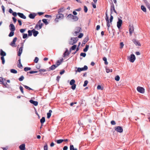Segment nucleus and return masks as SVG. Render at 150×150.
Listing matches in <instances>:
<instances>
[{
    "instance_id": "2f4dec72",
    "label": "nucleus",
    "mask_w": 150,
    "mask_h": 150,
    "mask_svg": "<svg viewBox=\"0 0 150 150\" xmlns=\"http://www.w3.org/2000/svg\"><path fill=\"white\" fill-rule=\"evenodd\" d=\"M113 19V17L111 14L110 17V25L112 24V23Z\"/></svg>"
},
{
    "instance_id": "0eeeda50",
    "label": "nucleus",
    "mask_w": 150,
    "mask_h": 150,
    "mask_svg": "<svg viewBox=\"0 0 150 150\" xmlns=\"http://www.w3.org/2000/svg\"><path fill=\"white\" fill-rule=\"evenodd\" d=\"M17 39V38L16 37L14 38L12 41L10 43V45L13 47H16V45H15V43L16 42Z\"/></svg>"
},
{
    "instance_id": "37998d69",
    "label": "nucleus",
    "mask_w": 150,
    "mask_h": 150,
    "mask_svg": "<svg viewBox=\"0 0 150 150\" xmlns=\"http://www.w3.org/2000/svg\"><path fill=\"white\" fill-rule=\"evenodd\" d=\"M38 60H39L38 58L37 57H35L34 61L35 63H37L38 62Z\"/></svg>"
},
{
    "instance_id": "4468645a",
    "label": "nucleus",
    "mask_w": 150,
    "mask_h": 150,
    "mask_svg": "<svg viewBox=\"0 0 150 150\" xmlns=\"http://www.w3.org/2000/svg\"><path fill=\"white\" fill-rule=\"evenodd\" d=\"M134 31V27L133 26H130L129 28V33L130 35H131Z\"/></svg>"
},
{
    "instance_id": "bb28decb",
    "label": "nucleus",
    "mask_w": 150,
    "mask_h": 150,
    "mask_svg": "<svg viewBox=\"0 0 150 150\" xmlns=\"http://www.w3.org/2000/svg\"><path fill=\"white\" fill-rule=\"evenodd\" d=\"M141 9L144 12H146V8L144 6L142 5L141 6Z\"/></svg>"
},
{
    "instance_id": "338daca9",
    "label": "nucleus",
    "mask_w": 150,
    "mask_h": 150,
    "mask_svg": "<svg viewBox=\"0 0 150 150\" xmlns=\"http://www.w3.org/2000/svg\"><path fill=\"white\" fill-rule=\"evenodd\" d=\"M18 67L21 68L22 67V65L21 63H18Z\"/></svg>"
},
{
    "instance_id": "aec40b11",
    "label": "nucleus",
    "mask_w": 150,
    "mask_h": 150,
    "mask_svg": "<svg viewBox=\"0 0 150 150\" xmlns=\"http://www.w3.org/2000/svg\"><path fill=\"white\" fill-rule=\"evenodd\" d=\"M21 150H25V145L24 144H22L19 146Z\"/></svg>"
},
{
    "instance_id": "72a5a7b5",
    "label": "nucleus",
    "mask_w": 150,
    "mask_h": 150,
    "mask_svg": "<svg viewBox=\"0 0 150 150\" xmlns=\"http://www.w3.org/2000/svg\"><path fill=\"white\" fill-rule=\"evenodd\" d=\"M10 71L11 73L13 74H16L17 73V71L14 69H11L10 70Z\"/></svg>"
},
{
    "instance_id": "13d9d810",
    "label": "nucleus",
    "mask_w": 150,
    "mask_h": 150,
    "mask_svg": "<svg viewBox=\"0 0 150 150\" xmlns=\"http://www.w3.org/2000/svg\"><path fill=\"white\" fill-rule=\"evenodd\" d=\"M32 31L31 30H29L28 31V35L29 36H31L32 35Z\"/></svg>"
},
{
    "instance_id": "6ab92c4d",
    "label": "nucleus",
    "mask_w": 150,
    "mask_h": 150,
    "mask_svg": "<svg viewBox=\"0 0 150 150\" xmlns=\"http://www.w3.org/2000/svg\"><path fill=\"white\" fill-rule=\"evenodd\" d=\"M29 101L31 103L33 104L35 106H37L38 105V103L37 101H35L32 100H30Z\"/></svg>"
},
{
    "instance_id": "b1692460",
    "label": "nucleus",
    "mask_w": 150,
    "mask_h": 150,
    "mask_svg": "<svg viewBox=\"0 0 150 150\" xmlns=\"http://www.w3.org/2000/svg\"><path fill=\"white\" fill-rule=\"evenodd\" d=\"M69 16H71L73 17V19L75 21H77L78 19V18L76 16H74L73 15L71 14H69Z\"/></svg>"
},
{
    "instance_id": "864d4df0",
    "label": "nucleus",
    "mask_w": 150,
    "mask_h": 150,
    "mask_svg": "<svg viewBox=\"0 0 150 150\" xmlns=\"http://www.w3.org/2000/svg\"><path fill=\"white\" fill-rule=\"evenodd\" d=\"M120 48L121 49H122V48H123V47H124V44L123 43V42H121L120 43Z\"/></svg>"
},
{
    "instance_id": "f704fd0d",
    "label": "nucleus",
    "mask_w": 150,
    "mask_h": 150,
    "mask_svg": "<svg viewBox=\"0 0 150 150\" xmlns=\"http://www.w3.org/2000/svg\"><path fill=\"white\" fill-rule=\"evenodd\" d=\"M103 60L105 62V64L106 65H107L108 64V63L107 62V58L105 57H104L103 58Z\"/></svg>"
},
{
    "instance_id": "473e14b6",
    "label": "nucleus",
    "mask_w": 150,
    "mask_h": 150,
    "mask_svg": "<svg viewBox=\"0 0 150 150\" xmlns=\"http://www.w3.org/2000/svg\"><path fill=\"white\" fill-rule=\"evenodd\" d=\"M70 150H77L76 148H74L73 145H71L70 147Z\"/></svg>"
},
{
    "instance_id": "39448f33",
    "label": "nucleus",
    "mask_w": 150,
    "mask_h": 150,
    "mask_svg": "<svg viewBox=\"0 0 150 150\" xmlns=\"http://www.w3.org/2000/svg\"><path fill=\"white\" fill-rule=\"evenodd\" d=\"M137 90L138 92L142 93H143L144 92V88L140 86H138L137 88Z\"/></svg>"
},
{
    "instance_id": "4be33fe9",
    "label": "nucleus",
    "mask_w": 150,
    "mask_h": 150,
    "mask_svg": "<svg viewBox=\"0 0 150 150\" xmlns=\"http://www.w3.org/2000/svg\"><path fill=\"white\" fill-rule=\"evenodd\" d=\"M52 112V111L51 110H49V112L47 113V118H49L50 117Z\"/></svg>"
},
{
    "instance_id": "1a4fd4ad",
    "label": "nucleus",
    "mask_w": 150,
    "mask_h": 150,
    "mask_svg": "<svg viewBox=\"0 0 150 150\" xmlns=\"http://www.w3.org/2000/svg\"><path fill=\"white\" fill-rule=\"evenodd\" d=\"M76 30L75 31L74 33L73 34L75 36L77 35L80 32L81 28L79 27H77L76 28Z\"/></svg>"
},
{
    "instance_id": "9b49d317",
    "label": "nucleus",
    "mask_w": 150,
    "mask_h": 150,
    "mask_svg": "<svg viewBox=\"0 0 150 150\" xmlns=\"http://www.w3.org/2000/svg\"><path fill=\"white\" fill-rule=\"evenodd\" d=\"M105 19L107 22V26L108 27V29L109 30V28L110 26V24L109 21L108 17V16L106 17Z\"/></svg>"
},
{
    "instance_id": "e433bc0d",
    "label": "nucleus",
    "mask_w": 150,
    "mask_h": 150,
    "mask_svg": "<svg viewBox=\"0 0 150 150\" xmlns=\"http://www.w3.org/2000/svg\"><path fill=\"white\" fill-rule=\"evenodd\" d=\"M14 31H11L8 35V36L10 37L13 36L14 34Z\"/></svg>"
},
{
    "instance_id": "7ed1b4c3",
    "label": "nucleus",
    "mask_w": 150,
    "mask_h": 150,
    "mask_svg": "<svg viewBox=\"0 0 150 150\" xmlns=\"http://www.w3.org/2000/svg\"><path fill=\"white\" fill-rule=\"evenodd\" d=\"M64 17V15L63 14L59 13L56 16V17L55 19V21L58 22V19H62Z\"/></svg>"
},
{
    "instance_id": "a878e982",
    "label": "nucleus",
    "mask_w": 150,
    "mask_h": 150,
    "mask_svg": "<svg viewBox=\"0 0 150 150\" xmlns=\"http://www.w3.org/2000/svg\"><path fill=\"white\" fill-rule=\"evenodd\" d=\"M81 71H84L87 70L88 69V67L86 66L85 65L84 66V67L81 68Z\"/></svg>"
},
{
    "instance_id": "6e6d98bb",
    "label": "nucleus",
    "mask_w": 150,
    "mask_h": 150,
    "mask_svg": "<svg viewBox=\"0 0 150 150\" xmlns=\"http://www.w3.org/2000/svg\"><path fill=\"white\" fill-rule=\"evenodd\" d=\"M80 56L85 57L86 56V54L85 53H81L80 54Z\"/></svg>"
},
{
    "instance_id": "f03ea898",
    "label": "nucleus",
    "mask_w": 150,
    "mask_h": 150,
    "mask_svg": "<svg viewBox=\"0 0 150 150\" xmlns=\"http://www.w3.org/2000/svg\"><path fill=\"white\" fill-rule=\"evenodd\" d=\"M128 59L131 62L133 63L135 60V57L134 54H131Z\"/></svg>"
},
{
    "instance_id": "49530a36",
    "label": "nucleus",
    "mask_w": 150,
    "mask_h": 150,
    "mask_svg": "<svg viewBox=\"0 0 150 150\" xmlns=\"http://www.w3.org/2000/svg\"><path fill=\"white\" fill-rule=\"evenodd\" d=\"M88 83V81L87 80H86L84 82V84L83 85V86L84 87H85L87 86Z\"/></svg>"
},
{
    "instance_id": "c03bdc74",
    "label": "nucleus",
    "mask_w": 150,
    "mask_h": 150,
    "mask_svg": "<svg viewBox=\"0 0 150 150\" xmlns=\"http://www.w3.org/2000/svg\"><path fill=\"white\" fill-rule=\"evenodd\" d=\"M24 79V77L23 76H22L18 79L20 81H22Z\"/></svg>"
},
{
    "instance_id": "69168bd1",
    "label": "nucleus",
    "mask_w": 150,
    "mask_h": 150,
    "mask_svg": "<svg viewBox=\"0 0 150 150\" xmlns=\"http://www.w3.org/2000/svg\"><path fill=\"white\" fill-rule=\"evenodd\" d=\"M25 29H21L20 30V32L21 33H24L25 31Z\"/></svg>"
},
{
    "instance_id": "ddd939ff",
    "label": "nucleus",
    "mask_w": 150,
    "mask_h": 150,
    "mask_svg": "<svg viewBox=\"0 0 150 150\" xmlns=\"http://www.w3.org/2000/svg\"><path fill=\"white\" fill-rule=\"evenodd\" d=\"M10 30L11 31H14L15 30V28L14 25L12 24H11L9 26Z\"/></svg>"
},
{
    "instance_id": "20e7f679",
    "label": "nucleus",
    "mask_w": 150,
    "mask_h": 150,
    "mask_svg": "<svg viewBox=\"0 0 150 150\" xmlns=\"http://www.w3.org/2000/svg\"><path fill=\"white\" fill-rule=\"evenodd\" d=\"M122 23V20L119 18H118V21L117 22V26L119 29L121 28Z\"/></svg>"
},
{
    "instance_id": "09e8293b",
    "label": "nucleus",
    "mask_w": 150,
    "mask_h": 150,
    "mask_svg": "<svg viewBox=\"0 0 150 150\" xmlns=\"http://www.w3.org/2000/svg\"><path fill=\"white\" fill-rule=\"evenodd\" d=\"M23 86L26 89H28V90H32V89L31 88H30L28 86H27L23 85Z\"/></svg>"
},
{
    "instance_id": "3c124183",
    "label": "nucleus",
    "mask_w": 150,
    "mask_h": 150,
    "mask_svg": "<svg viewBox=\"0 0 150 150\" xmlns=\"http://www.w3.org/2000/svg\"><path fill=\"white\" fill-rule=\"evenodd\" d=\"M76 71V73L77 72H80L81 71H81V68H77V70H76L75 71Z\"/></svg>"
},
{
    "instance_id": "e2e57ef3",
    "label": "nucleus",
    "mask_w": 150,
    "mask_h": 150,
    "mask_svg": "<svg viewBox=\"0 0 150 150\" xmlns=\"http://www.w3.org/2000/svg\"><path fill=\"white\" fill-rule=\"evenodd\" d=\"M83 36V34L82 33H80L79 35L78 36L79 38H81Z\"/></svg>"
},
{
    "instance_id": "c756f323",
    "label": "nucleus",
    "mask_w": 150,
    "mask_h": 150,
    "mask_svg": "<svg viewBox=\"0 0 150 150\" xmlns=\"http://www.w3.org/2000/svg\"><path fill=\"white\" fill-rule=\"evenodd\" d=\"M89 47V45H86V47L83 49V51L84 52H86L88 50V49Z\"/></svg>"
},
{
    "instance_id": "79ce46f5",
    "label": "nucleus",
    "mask_w": 150,
    "mask_h": 150,
    "mask_svg": "<svg viewBox=\"0 0 150 150\" xmlns=\"http://www.w3.org/2000/svg\"><path fill=\"white\" fill-rule=\"evenodd\" d=\"M31 69V68L30 67H26L24 68V70L25 71H27Z\"/></svg>"
},
{
    "instance_id": "423d86ee",
    "label": "nucleus",
    "mask_w": 150,
    "mask_h": 150,
    "mask_svg": "<svg viewBox=\"0 0 150 150\" xmlns=\"http://www.w3.org/2000/svg\"><path fill=\"white\" fill-rule=\"evenodd\" d=\"M77 40L76 38H72L71 39V41L69 42V44L71 45H73L74 44L76 43Z\"/></svg>"
},
{
    "instance_id": "412c9836",
    "label": "nucleus",
    "mask_w": 150,
    "mask_h": 150,
    "mask_svg": "<svg viewBox=\"0 0 150 150\" xmlns=\"http://www.w3.org/2000/svg\"><path fill=\"white\" fill-rule=\"evenodd\" d=\"M32 31L33 32V35L35 37L37 36L39 33L38 31L35 30L34 29Z\"/></svg>"
},
{
    "instance_id": "58836bf2",
    "label": "nucleus",
    "mask_w": 150,
    "mask_h": 150,
    "mask_svg": "<svg viewBox=\"0 0 150 150\" xmlns=\"http://www.w3.org/2000/svg\"><path fill=\"white\" fill-rule=\"evenodd\" d=\"M98 90H101L103 89V87H102L100 85H98L97 87Z\"/></svg>"
},
{
    "instance_id": "680f3d73",
    "label": "nucleus",
    "mask_w": 150,
    "mask_h": 150,
    "mask_svg": "<svg viewBox=\"0 0 150 150\" xmlns=\"http://www.w3.org/2000/svg\"><path fill=\"white\" fill-rule=\"evenodd\" d=\"M64 10V9H63V8L60 9L59 10L58 13H60L62 12Z\"/></svg>"
},
{
    "instance_id": "2eb2a0df",
    "label": "nucleus",
    "mask_w": 150,
    "mask_h": 150,
    "mask_svg": "<svg viewBox=\"0 0 150 150\" xmlns=\"http://www.w3.org/2000/svg\"><path fill=\"white\" fill-rule=\"evenodd\" d=\"M133 42L135 45L137 46H140L141 45L140 42L137 40L134 39L133 40Z\"/></svg>"
},
{
    "instance_id": "6e6552de",
    "label": "nucleus",
    "mask_w": 150,
    "mask_h": 150,
    "mask_svg": "<svg viewBox=\"0 0 150 150\" xmlns=\"http://www.w3.org/2000/svg\"><path fill=\"white\" fill-rule=\"evenodd\" d=\"M23 43H22L21 44V47L19 48V50L18 52V55L19 56H20L23 51Z\"/></svg>"
},
{
    "instance_id": "f8f14e48",
    "label": "nucleus",
    "mask_w": 150,
    "mask_h": 150,
    "mask_svg": "<svg viewBox=\"0 0 150 150\" xmlns=\"http://www.w3.org/2000/svg\"><path fill=\"white\" fill-rule=\"evenodd\" d=\"M59 65V64H57V65H52L49 68V70L54 69L55 68L57 67Z\"/></svg>"
},
{
    "instance_id": "cd10ccee",
    "label": "nucleus",
    "mask_w": 150,
    "mask_h": 150,
    "mask_svg": "<svg viewBox=\"0 0 150 150\" xmlns=\"http://www.w3.org/2000/svg\"><path fill=\"white\" fill-rule=\"evenodd\" d=\"M40 122L41 124L43 123L45 121V118L44 117H42L40 120Z\"/></svg>"
},
{
    "instance_id": "a18cd8bd",
    "label": "nucleus",
    "mask_w": 150,
    "mask_h": 150,
    "mask_svg": "<svg viewBox=\"0 0 150 150\" xmlns=\"http://www.w3.org/2000/svg\"><path fill=\"white\" fill-rule=\"evenodd\" d=\"M76 45H73L71 47V50H75L76 49Z\"/></svg>"
},
{
    "instance_id": "bf43d9fd",
    "label": "nucleus",
    "mask_w": 150,
    "mask_h": 150,
    "mask_svg": "<svg viewBox=\"0 0 150 150\" xmlns=\"http://www.w3.org/2000/svg\"><path fill=\"white\" fill-rule=\"evenodd\" d=\"M44 150H48V146L47 144H45L44 148Z\"/></svg>"
},
{
    "instance_id": "dca6fc26",
    "label": "nucleus",
    "mask_w": 150,
    "mask_h": 150,
    "mask_svg": "<svg viewBox=\"0 0 150 150\" xmlns=\"http://www.w3.org/2000/svg\"><path fill=\"white\" fill-rule=\"evenodd\" d=\"M36 14L35 13H30L29 15V17L31 19H34L36 16Z\"/></svg>"
},
{
    "instance_id": "c9c22d12",
    "label": "nucleus",
    "mask_w": 150,
    "mask_h": 150,
    "mask_svg": "<svg viewBox=\"0 0 150 150\" xmlns=\"http://www.w3.org/2000/svg\"><path fill=\"white\" fill-rule=\"evenodd\" d=\"M37 25H41V27H42L43 24L42 23H41V20H40L39 21H38L37 24Z\"/></svg>"
},
{
    "instance_id": "f3484780",
    "label": "nucleus",
    "mask_w": 150,
    "mask_h": 150,
    "mask_svg": "<svg viewBox=\"0 0 150 150\" xmlns=\"http://www.w3.org/2000/svg\"><path fill=\"white\" fill-rule=\"evenodd\" d=\"M17 14L18 16L21 18L24 19H25L26 18L25 16L22 13H18Z\"/></svg>"
},
{
    "instance_id": "de8ad7c7",
    "label": "nucleus",
    "mask_w": 150,
    "mask_h": 150,
    "mask_svg": "<svg viewBox=\"0 0 150 150\" xmlns=\"http://www.w3.org/2000/svg\"><path fill=\"white\" fill-rule=\"evenodd\" d=\"M72 86L71 87V88L73 90H74L75 89L76 87V84H74V85H71Z\"/></svg>"
},
{
    "instance_id": "774afa93",
    "label": "nucleus",
    "mask_w": 150,
    "mask_h": 150,
    "mask_svg": "<svg viewBox=\"0 0 150 150\" xmlns=\"http://www.w3.org/2000/svg\"><path fill=\"white\" fill-rule=\"evenodd\" d=\"M111 123L112 125H115V122L114 120H112L111 122Z\"/></svg>"
},
{
    "instance_id": "c85d7f7f",
    "label": "nucleus",
    "mask_w": 150,
    "mask_h": 150,
    "mask_svg": "<svg viewBox=\"0 0 150 150\" xmlns=\"http://www.w3.org/2000/svg\"><path fill=\"white\" fill-rule=\"evenodd\" d=\"M63 141H64L63 139H60L58 140H57L56 141L57 143L58 144H60V143H62Z\"/></svg>"
},
{
    "instance_id": "7c9ffc66",
    "label": "nucleus",
    "mask_w": 150,
    "mask_h": 150,
    "mask_svg": "<svg viewBox=\"0 0 150 150\" xmlns=\"http://www.w3.org/2000/svg\"><path fill=\"white\" fill-rule=\"evenodd\" d=\"M75 81L74 80V79H72L71 80L70 82V84L71 85H74L75 84Z\"/></svg>"
},
{
    "instance_id": "a19ab883",
    "label": "nucleus",
    "mask_w": 150,
    "mask_h": 150,
    "mask_svg": "<svg viewBox=\"0 0 150 150\" xmlns=\"http://www.w3.org/2000/svg\"><path fill=\"white\" fill-rule=\"evenodd\" d=\"M120 79V77L118 75H117L116 76H115V80L117 81H119Z\"/></svg>"
},
{
    "instance_id": "ea45409f",
    "label": "nucleus",
    "mask_w": 150,
    "mask_h": 150,
    "mask_svg": "<svg viewBox=\"0 0 150 150\" xmlns=\"http://www.w3.org/2000/svg\"><path fill=\"white\" fill-rule=\"evenodd\" d=\"M106 72L107 73H108L109 72H112V69L110 70V69H109L108 68H106Z\"/></svg>"
},
{
    "instance_id": "393cba45",
    "label": "nucleus",
    "mask_w": 150,
    "mask_h": 150,
    "mask_svg": "<svg viewBox=\"0 0 150 150\" xmlns=\"http://www.w3.org/2000/svg\"><path fill=\"white\" fill-rule=\"evenodd\" d=\"M41 25H36L35 27V28L37 30H39L41 28Z\"/></svg>"
},
{
    "instance_id": "9d476101",
    "label": "nucleus",
    "mask_w": 150,
    "mask_h": 150,
    "mask_svg": "<svg viewBox=\"0 0 150 150\" xmlns=\"http://www.w3.org/2000/svg\"><path fill=\"white\" fill-rule=\"evenodd\" d=\"M115 129L116 131L120 133H121L123 132L122 128L120 126H118L115 127Z\"/></svg>"
},
{
    "instance_id": "603ef678",
    "label": "nucleus",
    "mask_w": 150,
    "mask_h": 150,
    "mask_svg": "<svg viewBox=\"0 0 150 150\" xmlns=\"http://www.w3.org/2000/svg\"><path fill=\"white\" fill-rule=\"evenodd\" d=\"M19 88H20V89L21 90V93H22L23 94L24 92H23V87L22 86H20Z\"/></svg>"
},
{
    "instance_id": "4d7b16f0",
    "label": "nucleus",
    "mask_w": 150,
    "mask_h": 150,
    "mask_svg": "<svg viewBox=\"0 0 150 150\" xmlns=\"http://www.w3.org/2000/svg\"><path fill=\"white\" fill-rule=\"evenodd\" d=\"M47 71L46 70L44 69H41L39 70V71L40 72H45Z\"/></svg>"
},
{
    "instance_id": "0e129e2a",
    "label": "nucleus",
    "mask_w": 150,
    "mask_h": 150,
    "mask_svg": "<svg viewBox=\"0 0 150 150\" xmlns=\"http://www.w3.org/2000/svg\"><path fill=\"white\" fill-rule=\"evenodd\" d=\"M37 72H38V71H30L29 72V73L30 74H33V73H37Z\"/></svg>"
},
{
    "instance_id": "f257e3e1",
    "label": "nucleus",
    "mask_w": 150,
    "mask_h": 150,
    "mask_svg": "<svg viewBox=\"0 0 150 150\" xmlns=\"http://www.w3.org/2000/svg\"><path fill=\"white\" fill-rule=\"evenodd\" d=\"M0 55L1 56V59L2 61V64H4L5 62V60L4 57L6 56V53L4 51L2 50L1 49L0 50Z\"/></svg>"
},
{
    "instance_id": "5701e85b",
    "label": "nucleus",
    "mask_w": 150,
    "mask_h": 150,
    "mask_svg": "<svg viewBox=\"0 0 150 150\" xmlns=\"http://www.w3.org/2000/svg\"><path fill=\"white\" fill-rule=\"evenodd\" d=\"M64 57H65L66 56H68L69 54V53L68 52V50L67 49L66 50L64 53Z\"/></svg>"
},
{
    "instance_id": "8fccbe9b",
    "label": "nucleus",
    "mask_w": 150,
    "mask_h": 150,
    "mask_svg": "<svg viewBox=\"0 0 150 150\" xmlns=\"http://www.w3.org/2000/svg\"><path fill=\"white\" fill-rule=\"evenodd\" d=\"M27 34L23 33V38L24 39H25L27 37Z\"/></svg>"
},
{
    "instance_id": "052dcab7",
    "label": "nucleus",
    "mask_w": 150,
    "mask_h": 150,
    "mask_svg": "<svg viewBox=\"0 0 150 150\" xmlns=\"http://www.w3.org/2000/svg\"><path fill=\"white\" fill-rule=\"evenodd\" d=\"M88 37H86L83 41L84 43L85 44V43L86 42H87V41H88Z\"/></svg>"
},
{
    "instance_id": "5fc2aeb1",
    "label": "nucleus",
    "mask_w": 150,
    "mask_h": 150,
    "mask_svg": "<svg viewBox=\"0 0 150 150\" xmlns=\"http://www.w3.org/2000/svg\"><path fill=\"white\" fill-rule=\"evenodd\" d=\"M84 11L85 13H86L88 11V9L87 7L86 6H84Z\"/></svg>"
},
{
    "instance_id": "a211bd4d",
    "label": "nucleus",
    "mask_w": 150,
    "mask_h": 150,
    "mask_svg": "<svg viewBox=\"0 0 150 150\" xmlns=\"http://www.w3.org/2000/svg\"><path fill=\"white\" fill-rule=\"evenodd\" d=\"M112 10L115 13H116L117 14V13L116 11H115V7H114V5H112L111 6L110 11H111V14L112 13Z\"/></svg>"
},
{
    "instance_id": "4c0bfd02",
    "label": "nucleus",
    "mask_w": 150,
    "mask_h": 150,
    "mask_svg": "<svg viewBox=\"0 0 150 150\" xmlns=\"http://www.w3.org/2000/svg\"><path fill=\"white\" fill-rule=\"evenodd\" d=\"M42 21L46 25L48 24V22L47 21V19H43Z\"/></svg>"
}]
</instances>
